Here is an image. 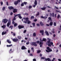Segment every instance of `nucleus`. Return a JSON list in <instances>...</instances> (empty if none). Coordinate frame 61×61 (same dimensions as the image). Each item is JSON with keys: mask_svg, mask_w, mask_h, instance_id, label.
Instances as JSON below:
<instances>
[{"mask_svg": "<svg viewBox=\"0 0 61 61\" xmlns=\"http://www.w3.org/2000/svg\"><path fill=\"white\" fill-rule=\"evenodd\" d=\"M39 44V43H40V41H37L36 42H32L31 45L32 46H37V44Z\"/></svg>", "mask_w": 61, "mask_h": 61, "instance_id": "obj_1", "label": "nucleus"}, {"mask_svg": "<svg viewBox=\"0 0 61 61\" xmlns=\"http://www.w3.org/2000/svg\"><path fill=\"white\" fill-rule=\"evenodd\" d=\"M11 19H10L9 20L7 24V27H9V25H11Z\"/></svg>", "mask_w": 61, "mask_h": 61, "instance_id": "obj_2", "label": "nucleus"}, {"mask_svg": "<svg viewBox=\"0 0 61 61\" xmlns=\"http://www.w3.org/2000/svg\"><path fill=\"white\" fill-rule=\"evenodd\" d=\"M8 21V20L6 19H3L2 20V23H4V24H6Z\"/></svg>", "mask_w": 61, "mask_h": 61, "instance_id": "obj_3", "label": "nucleus"}, {"mask_svg": "<svg viewBox=\"0 0 61 61\" xmlns=\"http://www.w3.org/2000/svg\"><path fill=\"white\" fill-rule=\"evenodd\" d=\"M34 4H35L33 5V7H34L35 8V7H36V6L37 5V0H35Z\"/></svg>", "mask_w": 61, "mask_h": 61, "instance_id": "obj_4", "label": "nucleus"}, {"mask_svg": "<svg viewBox=\"0 0 61 61\" xmlns=\"http://www.w3.org/2000/svg\"><path fill=\"white\" fill-rule=\"evenodd\" d=\"M47 42L48 44V46H50V47H51V41H47Z\"/></svg>", "mask_w": 61, "mask_h": 61, "instance_id": "obj_5", "label": "nucleus"}, {"mask_svg": "<svg viewBox=\"0 0 61 61\" xmlns=\"http://www.w3.org/2000/svg\"><path fill=\"white\" fill-rule=\"evenodd\" d=\"M8 8L9 10H13L14 9V7L12 6H10L8 7Z\"/></svg>", "mask_w": 61, "mask_h": 61, "instance_id": "obj_6", "label": "nucleus"}, {"mask_svg": "<svg viewBox=\"0 0 61 61\" xmlns=\"http://www.w3.org/2000/svg\"><path fill=\"white\" fill-rule=\"evenodd\" d=\"M18 28L19 29H21V28H23L24 27V26L20 25H19L18 26Z\"/></svg>", "mask_w": 61, "mask_h": 61, "instance_id": "obj_7", "label": "nucleus"}, {"mask_svg": "<svg viewBox=\"0 0 61 61\" xmlns=\"http://www.w3.org/2000/svg\"><path fill=\"white\" fill-rule=\"evenodd\" d=\"M12 41L13 42H16L18 41V39L16 38H14L12 39Z\"/></svg>", "mask_w": 61, "mask_h": 61, "instance_id": "obj_8", "label": "nucleus"}, {"mask_svg": "<svg viewBox=\"0 0 61 61\" xmlns=\"http://www.w3.org/2000/svg\"><path fill=\"white\" fill-rule=\"evenodd\" d=\"M13 10V12L14 13H16V12H17V10L16 9L14 8Z\"/></svg>", "mask_w": 61, "mask_h": 61, "instance_id": "obj_9", "label": "nucleus"}, {"mask_svg": "<svg viewBox=\"0 0 61 61\" xmlns=\"http://www.w3.org/2000/svg\"><path fill=\"white\" fill-rule=\"evenodd\" d=\"M18 17L20 18V19H22V17L21 16V14H18Z\"/></svg>", "mask_w": 61, "mask_h": 61, "instance_id": "obj_10", "label": "nucleus"}, {"mask_svg": "<svg viewBox=\"0 0 61 61\" xmlns=\"http://www.w3.org/2000/svg\"><path fill=\"white\" fill-rule=\"evenodd\" d=\"M21 49L22 50H24L25 49H26L27 48L25 47V46H23L21 47Z\"/></svg>", "mask_w": 61, "mask_h": 61, "instance_id": "obj_11", "label": "nucleus"}, {"mask_svg": "<svg viewBox=\"0 0 61 61\" xmlns=\"http://www.w3.org/2000/svg\"><path fill=\"white\" fill-rule=\"evenodd\" d=\"M40 33H41L42 35L43 36L44 35V30H40Z\"/></svg>", "mask_w": 61, "mask_h": 61, "instance_id": "obj_12", "label": "nucleus"}, {"mask_svg": "<svg viewBox=\"0 0 61 61\" xmlns=\"http://www.w3.org/2000/svg\"><path fill=\"white\" fill-rule=\"evenodd\" d=\"M45 61H51V59H50V58H48L47 59H46V58L45 59Z\"/></svg>", "mask_w": 61, "mask_h": 61, "instance_id": "obj_13", "label": "nucleus"}, {"mask_svg": "<svg viewBox=\"0 0 61 61\" xmlns=\"http://www.w3.org/2000/svg\"><path fill=\"white\" fill-rule=\"evenodd\" d=\"M28 19V18L26 17V18H23L22 19V22L23 21V19L24 20H27Z\"/></svg>", "mask_w": 61, "mask_h": 61, "instance_id": "obj_14", "label": "nucleus"}, {"mask_svg": "<svg viewBox=\"0 0 61 61\" xmlns=\"http://www.w3.org/2000/svg\"><path fill=\"white\" fill-rule=\"evenodd\" d=\"M29 18H28V20H24L23 21V23H25V24H27V22H28L27 20H29Z\"/></svg>", "mask_w": 61, "mask_h": 61, "instance_id": "obj_15", "label": "nucleus"}, {"mask_svg": "<svg viewBox=\"0 0 61 61\" xmlns=\"http://www.w3.org/2000/svg\"><path fill=\"white\" fill-rule=\"evenodd\" d=\"M45 33L46 34V36H49V33H48V32L46 31H45Z\"/></svg>", "mask_w": 61, "mask_h": 61, "instance_id": "obj_16", "label": "nucleus"}, {"mask_svg": "<svg viewBox=\"0 0 61 61\" xmlns=\"http://www.w3.org/2000/svg\"><path fill=\"white\" fill-rule=\"evenodd\" d=\"M6 31H5L4 32V31H3L2 32V36H3V35H5V34H6Z\"/></svg>", "mask_w": 61, "mask_h": 61, "instance_id": "obj_17", "label": "nucleus"}, {"mask_svg": "<svg viewBox=\"0 0 61 61\" xmlns=\"http://www.w3.org/2000/svg\"><path fill=\"white\" fill-rule=\"evenodd\" d=\"M7 42H8V43H9V44L11 43V42L9 40H7Z\"/></svg>", "mask_w": 61, "mask_h": 61, "instance_id": "obj_18", "label": "nucleus"}, {"mask_svg": "<svg viewBox=\"0 0 61 61\" xmlns=\"http://www.w3.org/2000/svg\"><path fill=\"white\" fill-rule=\"evenodd\" d=\"M46 7H45L43 8H41V9L42 10H46Z\"/></svg>", "mask_w": 61, "mask_h": 61, "instance_id": "obj_19", "label": "nucleus"}, {"mask_svg": "<svg viewBox=\"0 0 61 61\" xmlns=\"http://www.w3.org/2000/svg\"><path fill=\"white\" fill-rule=\"evenodd\" d=\"M27 24H30L31 23V21H30L29 20H27Z\"/></svg>", "mask_w": 61, "mask_h": 61, "instance_id": "obj_20", "label": "nucleus"}, {"mask_svg": "<svg viewBox=\"0 0 61 61\" xmlns=\"http://www.w3.org/2000/svg\"><path fill=\"white\" fill-rule=\"evenodd\" d=\"M17 4H18V3L17 1H15L14 2V5H17Z\"/></svg>", "mask_w": 61, "mask_h": 61, "instance_id": "obj_21", "label": "nucleus"}, {"mask_svg": "<svg viewBox=\"0 0 61 61\" xmlns=\"http://www.w3.org/2000/svg\"><path fill=\"white\" fill-rule=\"evenodd\" d=\"M6 26L5 25H4L3 26H1V27H2V28H5Z\"/></svg>", "mask_w": 61, "mask_h": 61, "instance_id": "obj_22", "label": "nucleus"}, {"mask_svg": "<svg viewBox=\"0 0 61 61\" xmlns=\"http://www.w3.org/2000/svg\"><path fill=\"white\" fill-rule=\"evenodd\" d=\"M12 44H11L10 45H7V47H10L11 46H12Z\"/></svg>", "mask_w": 61, "mask_h": 61, "instance_id": "obj_23", "label": "nucleus"}, {"mask_svg": "<svg viewBox=\"0 0 61 61\" xmlns=\"http://www.w3.org/2000/svg\"><path fill=\"white\" fill-rule=\"evenodd\" d=\"M39 15V12H38L37 13V14L36 15V16H37L38 15Z\"/></svg>", "mask_w": 61, "mask_h": 61, "instance_id": "obj_24", "label": "nucleus"}, {"mask_svg": "<svg viewBox=\"0 0 61 61\" xmlns=\"http://www.w3.org/2000/svg\"><path fill=\"white\" fill-rule=\"evenodd\" d=\"M53 22H51L50 23V25H51V26H52V25H53Z\"/></svg>", "mask_w": 61, "mask_h": 61, "instance_id": "obj_25", "label": "nucleus"}, {"mask_svg": "<svg viewBox=\"0 0 61 61\" xmlns=\"http://www.w3.org/2000/svg\"><path fill=\"white\" fill-rule=\"evenodd\" d=\"M39 45H43V42H41V41H40V42Z\"/></svg>", "mask_w": 61, "mask_h": 61, "instance_id": "obj_26", "label": "nucleus"}, {"mask_svg": "<svg viewBox=\"0 0 61 61\" xmlns=\"http://www.w3.org/2000/svg\"><path fill=\"white\" fill-rule=\"evenodd\" d=\"M34 18L35 17H34V16H31V19H34Z\"/></svg>", "mask_w": 61, "mask_h": 61, "instance_id": "obj_27", "label": "nucleus"}, {"mask_svg": "<svg viewBox=\"0 0 61 61\" xmlns=\"http://www.w3.org/2000/svg\"><path fill=\"white\" fill-rule=\"evenodd\" d=\"M27 3L26 2H24L23 3V4L25 5H26L27 4Z\"/></svg>", "mask_w": 61, "mask_h": 61, "instance_id": "obj_28", "label": "nucleus"}, {"mask_svg": "<svg viewBox=\"0 0 61 61\" xmlns=\"http://www.w3.org/2000/svg\"><path fill=\"white\" fill-rule=\"evenodd\" d=\"M51 46L52 45V46H54V45H53V42H51Z\"/></svg>", "mask_w": 61, "mask_h": 61, "instance_id": "obj_29", "label": "nucleus"}, {"mask_svg": "<svg viewBox=\"0 0 61 61\" xmlns=\"http://www.w3.org/2000/svg\"><path fill=\"white\" fill-rule=\"evenodd\" d=\"M13 26H10L9 27V28H11V30H12V29H13Z\"/></svg>", "mask_w": 61, "mask_h": 61, "instance_id": "obj_30", "label": "nucleus"}, {"mask_svg": "<svg viewBox=\"0 0 61 61\" xmlns=\"http://www.w3.org/2000/svg\"><path fill=\"white\" fill-rule=\"evenodd\" d=\"M60 15H58L57 17V18H58V19H59V18H60Z\"/></svg>", "mask_w": 61, "mask_h": 61, "instance_id": "obj_31", "label": "nucleus"}, {"mask_svg": "<svg viewBox=\"0 0 61 61\" xmlns=\"http://www.w3.org/2000/svg\"><path fill=\"white\" fill-rule=\"evenodd\" d=\"M40 24L41 25H44V24H43V23H42V22H40Z\"/></svg>", "mask_w": 61, "mask_h": 61, "instance_id": "obj_32", "label": "nucleus"}, {"mask_svg": "<svg viewBox=\"0 0 61 61\" xmlns=\"http://www.w3.org/2000/svg\"><path fill=\"white\" fill-rule=\"evenodd\" d=\"M41 52V51L40 50L38 51L37 52V53H38V54H39Z\"/></svg>", "mask_w": 61, "mask_h": 61, "instance_id": "obj_33", "label": "nucleus"}, {"mask_svg": "<svg viewBox=\"0 0 61 61\" xmlns=\"http://www.w3.org/2000/svg\"><path fill=\"white\" fill-rule=\"evenodd\" d=\"M14 26L15 27V26H16L17 25V23H15L14 24Z\"/></svg>", "mask_w": 61, "mask_h": 61, "instance_id": "obj_34", "label": "nucleus"}, {"mask_svg": "<svg viewBox=\"0 0 61 61\" xmlns=\"http://www.w3.org/2000/svg\"><path fill=\"white\" fill-rule=\"evenodd\" d=\"M33 36H36V34L35 33H33Z\"/></svg>", "mask_w": 61, "mask_h": 61, "instance_id": "obj_35", "label": "nucleus"}, {"mask_svg": "<svg viewBox=\"0 0 61 61\" xmlns=\"http://www.w3.org/2000/svg\"><path fill=\"white\" fill-rule=\"evenodd\" d=\"M13 35L14 36H15V32H14L13 33Z\"/></svg>", "mask_w": 61, "mask_h": 61, "instance_id": "obj_36", "label": "nucleus"}, {"mask_svg": "<svg viewBox=\"0 0 61 61\" xmlns=\"http://www.w3.org/2000/svg\"><path fill=\"white\" fill-rule=\"evenodd\" d=\"M43 41H45V42H46V39L45 38H43Z\"/></svg>", "mask_w": 61, "mask_h": 61, "instance_id": "obj_37", "label": "nucleus"}, {"mask_svg": "<svg viewBox=\"0 0 61 61\" xmlns=\"http://www.w3.org/2000/svg\"><path fill=\"white\" fill-rule=\"evenodd\" d=\"M21 6H24V4L23 3H22L21 4Z\"/></svg>", "mask_w": 61, "mask_h": 61, "instance_id": "obj_38", "label": "nucleus"}, {"mask_svg": "<svg viewBox=\"0 0 61 61\" xmlns=\"http://www.w3.org/2000/svg\"><path fill=\"white\" fill-rule=\"evenodd\" d=\"M17 2L18 3H20V2H21V0H18L17 1Z\"/></svg>", "mask_w": 61, "mask_h": 61, "instance_id": "obj_39", "label": "nucleus"}, {"mask_svg": "<svg viewBox=\"0 0 61 61\" xmlns=\"http://www.w3.org/2000/svg\"><path fill=\"white\" fill-rule=\"evenodd\" d=\"M54 26H56V22H54Z\"/></svg>", "mask_w": 61, "mask_h": 61, "instance_id": "obj_40", "label": "nucleus"}, {"mask_svg": "<svg viewBox=\"0 0 61 61\" xmlns=\"http://www.w3.org/2000/svg\"><path fill=\"white\" fill-rule=\"evenodd\" d=\"M5 7H4L2 8V10H3V11H4L5 10Z\"/></svg>", "mask_w": 61, "mask_h": 61, "instance_id": "obj_41", "label": "nucleus"}, {"mask_svg": "<svg viewBox=\"0 0 61 61\" xmlns=\"http://www.w3.org/2000/svg\"><path fill=\"white\" fill-rule=\"evenodd\" d=\"M45 58H45V57H41V59H45Z\"/></svg>", "mask_w": 61, "mask_h": 61, "instance_id": "obj_42", "label": "nucleus"}, {"mask_svg": "<svg viewBox=\"0 0 61 61\" xmlns=\"http://www.w3.org/2000/svg\"><path fill=\"white\" fill-rule=\"evenodd\" d=\"M50 49V47H47V50H49V49Z\"/></svg>", "mask_w": 61, "mask_h": 61, "instance_id": "obj_43", "label": "nucleus"}, {"mask_svg": "<svg viewBox=\"0 0 61 61\" xmlns=\"http://www.w3.org/2000/svg\"><path fill=\"white\" fill-rule=\"evenodd\" d=\"M32 25H33V26L34 27L35 26V23H32Z\"/></svg>", "mask_w": 61, "mask_h": 61, "instance_id": "obj_44", "label": "nucleus"}, {"mask_svg": "<svg viewBox=\"0 0 61 61\" xmlns=\"http://www.w3.org/2000/svg\"><path fill=\"white\" fill-rule=\"evenodd\" d=\"M15 20H16V18H14L12 20V21H15Z\"/></svg>", "mask_w": 61, "mask_h": 61, "instance_id": "obj_45", "label": "nucleus"}, {"mask_svg": "<svg viewBox=\"0 0 61 61\" xmlns=\"http://www.w3.org/2000/svg\"><path fill=\"white\" fill-rule=\"evenodd\" d=\"M56 12H59V13H61V12H60V11H58V10H56Z\"/></svg>", "mask_w": 61, "mask_h": 61, "instance_id": "obj_46", "label": "nucleus"}, {"mask_svg": "<svg viewBox=\"0 0 61 61\" xmlns=\"http://www.w3.org/2000/svg\"><path fill=\"white\" fill-rule=\"evenodd\" d=\"M48 19L50 20H51V21H52V19H51V18L50 17Z\"/></svg>", "mask_w": 61, "mask_h": 61, "instance_id": "obj_47", "label": "nucleus"}, {"mask_svg": "<svg viewBox=\"0 0 61 61\" xmlns=\"http://www.w3.org/2000/svg\"><path fill=\"white\" fill-rule=\"evenodd\" d=\"M0 4H1V6H2L3 5V3L2 1H1L0 2Z\"/></svg>", "mask_w": 61, "mask_h": 61, "instance_id": "obj_48", "label": "nucleus"}, {"mask_svg": "<svg viewBox=\"0 0 61 61\" xmlns=\"http://www.w3.org/2000/svg\"><path fill=\"white\" fill-rule=\"evenodd\" d=\"M49 52H52V50L51 49H50L49 50Z\"/></svg>", "mask_w": 61, "mask_h": 61, "instance_id": "obj_49", "label": "nucleus"}, {"mask_svg": "<svg viewBox=\"0 0 61 61\" xmlns=\"http://www.w3.org/2000/svg\"><path fill=\"white\" fill-rule=\"evenodd\" d=\"M26 32V30H24L23 31V33H25Z\"/></svg>", "mask_w": 61, "mask_h": 61, "instance_id": "obj_50", "label": "nucleus"}, {"mask_svg": "<svg viewBox=\"0 0 61 61\" xmlns=\"http://www.w3.org/2000/svg\"><path fill=\"white\" fill-rule=\"evenodd\" d=\"M55 8H56V9H58V7H57L56 6H55Z\"/></svg>", "mask_w": 61, "mask_h": 61, "instance_id": "obj_51", "label": "nucleus"}, {"mask_svg": "<svg viewBox=\"0 0 61 61\" xmlns=\"http://www.w3.org/2000/svg\"><path fill=\"white\" fill-rule=\"evenodd\" d=\"M29 9H30V8H32V6H30L29 7Z\"/></svg>", "mask_w": 61, "mask_h": 61, "instance_id": "obj_52", "label": "nucleus"}, {"mask_svg": "<svg viewBox=\"0 0 61 61\" xmlns=\"http://www.w3.org/2000/svg\"><path fill=\"white\" fill-rule=\"evenodd\" d=\"M18 16V14H17L15 15L14 18H15V17H16V16Z\"/></svg>", "mask_w": 61, "mask_h": 61, "instance_id": "obj_53", "label": "nucleus"}, {"mask_svg": "<svg viewBox=\"0 0 61 61\" xmlns=\"http://www.w3.org/2000/svg\"><path fill=\"white\" fill-rule=\"evenodd\" d=\"M52 14L53 15V17H54V16H55V14H54V13H52Z\"/></svg>", "mask_w": 61, "mask_h": 61, "instance_id": "obj_54", "label": "nucleus"}, {"mask_svg": "<svg viewBox=\"0 0 61 61\" xmlns=\"http://www.w3.org/2000/svg\"><path fill=\"white\" fill-rule=\"evenodd\" d=\"M33 61H36V59L34 58L33 59Z\"/></svg>", "mask_w": 61, "mask_h": 61, "instance_id": "obj_55", "label": "nucleus"}, {"mask_svg": "<svg viewBox=\"0 0 61 61\" xmlns=\"http://www.w3.org/2000/svg\"><path fill=\"white\" fill-rule=\"evenodd\" d=\"M12 24H13V25H14L15 24V22H14V21H12Z\"/></svg>", "mask_w": 61, "mask_h": 61, "instance_id": "obj_56", "label": "nucleus"}, {"mask_svg": "<svg viewBox=\"0 0 61 61\" xmlns=\"http://www.w3.org/2000/svg\"><path fill=\"white\" fill-rule=\"evenodd\" d=\"M47 40H48L49 41H51V39H50V38H47Z\"/></svg>", "mask_w": 61, "mask_h": 61, "instance_id": "obj_57", "label": "nucleus"}, {"mask_svg": "<svg viewBox=\"0 0 61 61\" xmlns=\"http://www.w3.org/2000/svg\"><path fill=\"white\" fill-rule=\"evenodd\" d=\"M6 5H8V2H6Z\"/></svg>", "mask_w": 61, "mask_h": 61, "instance_id": "obj_58", "label": "nucleus"}, {"mask_svg": "<svg viewBox=\"0 0 61 61\" xmlns=\"http://www.w3.org/2000/svg\"><path fill=\"white\" fill-rule=\"evenodd\" d=\"M42 54H40V57H42Z\"/></svg>", "mask_w": 61, "mask_h": 61, "instance_id": "obj_59", "label": "nucleus"}, {"mask_svg": "<svg viewBox=\"0 0 61 61\" xmlns=\"http://www.w3.org/2000/svg\"><path fill=\"white\" fill-rule=\"evenodd\" d=\"M30 56H33V54H32L31 53H30Z\"/></svg>", "mask_w": 61, "mask_h": 61, "instance_id": "obj_60", "label": "nucleus"}, {"mask_svg": "<svg viewBox=\"0 0 61 61\" xmlns=\"http://www.w3.org/2000/svg\"><path fill=\"white\" fill-rule=\"evenodd\" d=\"M37 25L38 26H40V25L38 23L37 24Z\"/></svg>", "mask_w": 61, "mask_h": 61, "instance_id": "obj_61", "label": "nucleus"}, {"mask_svg": "<svg viewBox=\"0 0 61 61\" xmlns=\"http://www.w3.org/2000/svg\"><path fill=\"white\" fill-rule=\"evenodd\" d=\"M46 50V52H48V53H49V50L48 51V50Z\"/></svg>", "mask_w": 61, "mask_h": 61, "instance_id": "obj_62", "label": "nucleus"}, {"mask_svg": "<svg viewBox=\"0 0 61 61\" xmlns=\"http://www.w3.org/2000/svg\"><path fill=\"white\" fill-rule=\"evenodd\" d=\"M31 50L32 51H33V50H34V48L32 47L31 48Z\"/></svg>", "mask_w": 61, "mask_h": 61, "instance_id": "obj_63", "label": "nucleus"}, {"mask_svg": "<svg viewBox=\"0 0 61 61\" xmlns=\"http://www.w3.org/2000/svg\"><path fill=\"white\" fill-rule=\"evenodd\" d=\"M58 60L59 61H61V59H58Z\"/></svg>", "mask_w": 61, "mask_h": 61, "instance_id": "obj_64", "label": "nucleus"}]
</instances>
